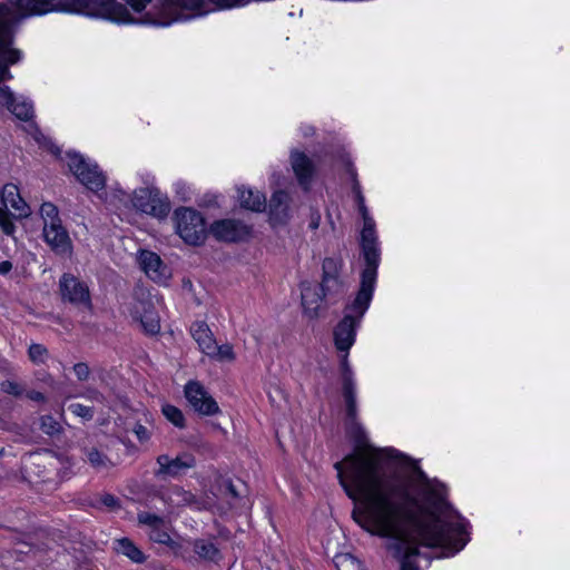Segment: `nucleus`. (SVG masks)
I'll use <instances>...</instances> for the list:
<instances>
[{
  "label": "nucleus",
  "mask_w": 570,
  "mask_h": 570,
  "mask_svg": "<svg viewBox=\"0 0 570 570\" xmlns=\"http://www.w3.org/2000/svg\"><path fill=\"white\" fill-rule=\"evenodd\" d=\"M340 484L354 502L353 520L385 538L401 570H417L419 547L441 548L445 557L470 541L469 522L446 500L445 485L393 448L346 455L334 464Z\"/></svg>",
  "instance_id": "nucleus-1"
},
{
  "label": "nucleus",
  "mask_w": 570,
  "mask_h": 570,
  "mask_svg": "<svg viewBox=\"0 0 570 570\" xmlns=\"http://www.w3.org/2000/svg\"><path fill=\"white\" fill-rule=\"evenodd\" d=\"M110 6L111 0H7L0 3V77L11 78L9 67L23 57L22 51L12 46L22 20L51 12L108 20Z\"/></svg>",
  "instance_id": "nucleus-2"
},
{
  "label": "nucleus",
  "mask_w": 570,
  "mask_h": 570,
  "mask_svg": "<svg viewBox=\"0 0 570 570\" xmlns=\"http://www.w3.org/2000/svg\"><path fill=\"white\" fill-rule=\"evenodd\" d=\"M125 3L111 0L108 20L118 24H141L167 28L185 22V9L193 3L190 0H124Z\"/></svg>",
  "instance_id": "nucleus-3"
},
{
  "label": "nucleus",
  "mask_w": 570,
  "mask_h": 570,
  "mask_svg": "<svg viewBox=\"0 0 570 570\" xmlns=\"http://www.w3.org/2000/svg\"><path fill=\"white\" fill-rule=\"evenodd\" d=\"M372 299L366 302V307L357 305V295L354 301L345 307L344 317L333 330V338L336 350L342 353L341 370L343 380V395L346 403V412L350 419L356 415V392L353 373L348 364L347 355L355 343L356 330L367 311Z\"/></svg>",
  "instance_id": "nucleus-4"
},
{
  "label": "nucleus",
  "mask_w": 570,
  "mask_h": 570,
  "mask_svg": "<svg viewBox=\"0 0 570 570\" xmlns=\"http://www.w3.org/2000/svg\"><path fill=\"white\" fill-rule=\"evenodd\" d=\"M351 176L353 178V193L355 195V200L363 218L361 243L366 266L362 272L361 287L357 292V305H363L364 308L366 307V302L373 297L380 263V248L375 232V222L370 216L365 206V199L362 194L361 186L356 180V174L354 170H351Z\"/></svg>",
  "instance_id": "nucleus-5"
},
{
  "label": "nucleus",
  "mask_w": 570,
  "mask_h": 570,
  "mask_svg": "<svg viewBox=\"0 0 570 570\" xmlns=\"http://www.w3.org/2000/svg\"><path fill=\"white\" fill-rule=\"evenodd\" d=\"M338 268L337 259L325 258L322 283H304L302 285V307L306 317L317 318L324 308L325 301L335 303L345 293V286L337 276Z\"/></svg>",
  "instance_id": "nucleus-6"
},
{
  "label": "nucleus",
  "mask_w": 570,
  "mask_h": 570,
  "mask_svg": "<svg viewBox=\"0 0 570 570\" xmlns=\"http://www.w3.org/2000/svg\"><path fill=\"white\" fill-rule=\"evenodd\" d=\"M105 200L111 204L118 200L125 206L130 204L136 210L157 219L166 218L171 209L169 198L154 185L137 188L132 195H128L125 190L118 188L114 190L111 199L106 197Z\"/></svg>",
  "instance_id": "nucleus-7"
},
{
  "label": "nucleus",
  "mask_w": 570,
  "mask_h": 570,
  "mask_svg": "<svg viewBox=\"0 0 570 570\" xmlns=\"http://www.w3.org/2000/svg\"><path fill=\"white\" fill-rule=\"evenodd\" d=\"M66 164L79 183L94 193L106 186V176L90 158L76 151L66 154Z\"/></svg>",
  "instance_id": "nucleus-8"
},
{
  "label": "nucleus",
  "mask_w": 570,
  "mask_h": 570,
  "mask_svg": "<svg viewBox=\"0 0 570 570\" xmlns=\"http://www.w3.org/2000/svg\"><path fill=\"white\" fill-rule=\"evenodd\" d=\"M138 522L146 527L151 541L168 547L176 554L181 553L184 544L187 542L181 540L163 518L149 512H140L138 513Z\"/></svg>",
  "instance_id": "nucleus-9"
},
{
  "label": "nucleus",
  "mask_w": 570,
  "mask_h": 570,
  "mask_svg": "<svg viewBox=\"0 0 570 570\" xmlns=\"http://www.w3.org/2000/svg\"><path fill=\"white\" fill-rule=\"evenodd\" d=\"M177 234L189 245H199L206 238L205 220L200 213L191 208L175 210Z\"/></svg>",
  "instance_id": "nucleus-10"
},
{
  "label": "nucleus",
  "mask_w": 570,
  "mask_h": 570,
  "mask_svg": "<svg viewBox=\"0 0 570 570\" xmlns=\"http://www.w3.org/2000/svg\"><path fill=\"white\" fill-rule=\"evenodd\" d=\"M157 298L145 291L136 293L129 306V315L138 322L148 334H156L160 330L159 317L155 309Z\"/></svg>",
  "instance_id": "nucleus-11"
},
{
  "label": "nucleus",
  "mask_w": 570,
  "mask_h": 570,
  "mask_svg": "<svg viewBox=\"0 0 570 570\" xmlns=\"http://www.w3.org/2000/svg\"><path fill=\"white\" fill-rule=\"evenodd\" d=\"M137 262L140 269L148 278L160 285H166L171 277L170 268L160 256L151 250L140 249L137 253Z\"/></svg>",
  "instance_id": "nucleus-12"
},
{
  "label": "nucleus",
  "mask_w": 570,
  "mask_h": 570,
  "mask_svg": "<svg viewBox=\"0 0 570 570\" xmlns=\"http://www.w3.org/2000/svg\"><path fill=\"white\" fill-rule=\"evenodd\" d=\"M185 397L190 406L202 415H214L219 412L217 402L197 381H190L185 385Z\"/></svg>",
  "instance_id": "nucleus-13"
},
{
  "label": "nucleus",
  "mask_w": 570,
  "mask_h": 570,
  "mask_svg": "<svg viewBox=\"0 0 570 570\" xmlns=\"http://www.w3.org/2000/svg\"><path fill=\"white\" fill-rule=\"evenodd\" d=\"M193 3L185 9L186 21L207 16L218 10H232L249 4V0H190Z\"/></svg>",
  "instance_id": "nucleus-14"
},
{
  "label": "nucleus",
  "mask_w": 570,
  "mask_h": 570,
  "mask_svg": "<svg viewBox=\"0 0 570 570\" xmlns=\"http://www.w3.org/2000/svg\"><path fill=\"white\" fill-rule=\"evenodd\" d=\"M59 289L63 301L76 305L90 306L88 286L71 274H63L59 281Z\"/></svg>",
  "instance_id": "nucleus-15"
},
{
  "label": "nucleus",
  "mask_w": 570,
  "mask_h": 570,
  "mask_svg": "<svg viewBox=\"0 0 570 570\" xmlns=\"http://www.w3.org/2000/svg\"><path fill=\"white\" fill-rule=\"evenodd\" d=\"M210 233L219 240L238 242L250 235V227L239 220L222 219L212 224Z\"/></svg>",
  "instance_id": "nucleus-16"
},
{
  "label": "nucleus",
  "mask_w": 570,
  "mask_h": 570,
  "mask_svg": "<svg viewBox=\"0 0 570 570\" xmlns=\"http://www.w3.org/2000/svg\"><path fill=\"white\" fill-rule=\"evenodd\" d=\"M45 242L50 248L60 255H70L72 252V243L67 229L62 223L48 225L42 228Z\"/></svg>",
  "instance_id": "nucleus-17"
},
{
  "label": "nucleus",
  "mask_w": 570,
  "mask_h": 570,
  "mask_svg": "<svg viewBox=\"0 0 570 570\" xmlns=\"http://www.w3.org/2000/svg\"><path fill=\"white\" fill-rule=\"evenodd\" d=\"M291 166L299 186L308 190L315 174L313 161L304 153L293 150L291 153Z\"/></svg>",
  "instance_id": "nucleus-18"
},
{
  "label": "nucleus",
  "mask_w": 570,
  "mask_h": 570,
  "mask_svg": "<svg viewBox=\"0 0 570 570\" xmlns=\"http://www.w3.org/2000/svg\"><path fill=\"white\" fill-rule=\"evenodd\" d=\"M3 208H11L14 210V216L18 218L27 217L30 215V207L20 196L19 189L13 184H7L3 186L0 193Z\"/></svg>",
  "instance_id": "nucleus-19"
},
{
  "label": "nucleus",
  "mask_w": 570,
  "mask_h": 570,
  "mask_svg": "<svg viewBox=\"0 0 570 570\" xmlns=\"http://www.w3.org/2000/svg\"><path fill=\"white\" fill-rule=\"evenodd\" d=\"M157 463L159 464V474L175 476L193 468L195 465V459L193 455L186 453L178 455L175 459H170L168 455L163 454L158 456Z\"/></svg>",
  "instance_id": "nucleus-20"
},
{
  "label": "nucleus",
  "mask_w": 570,
  "mask_h": 570,
  "mask_svg": "<svg viewBox=\"0 0 570 570\" xmlns=\"http://www.w3.org/2000/svg\"><path fill=\"white\" fill-rule=\"evenodd\" d=\"M289 218V196L287 193L275 191L269 202V219L274 225L284 224Z\"/></svg>",
  "instance_id": "nucleus-21"
},
{
  "label": "nucleus",
  "mask_w": 570,
  "mask_h": 570,
  "mask_svg": "<svg viewBox=\"0 0 570 570\" xmlns=\"http://www.w3.org/2000/svg\"><path fill=\"white\" fill-rule=\"evenodd\" d=\"M190 335L197 343L198 348L205 355H207L208 352L213 350V346L216 343L210 328L205 322L193 323L190 326Z\"/></svg>",
  "instance_id": "nucleus-22"
},
{
  "label": "nucleus",
  "mask_w": 570,
  "mask_h": 570,
  "mask_svg": "<svg viewBox=\"0 0 570 570\" xmlns=\"http://www.w3.org/2000/svg\"><path fill=\"white\" fill-rule=\"evenodd\" d=\"M238 202L242 207L253 212H262L266 208L265 195L250 188L238 189Z\"/></svg>",
  "instance_id": "nucleus-23"
},
{
  "label": "nucleus",
  "mask_w": 570,
  "mask_h": 570,
  "mask_svg": "<svg viewBox=\"0 0 570 570\" xmlns=\"http://www.w3.org/2000/svg\"><path fill=\"white\" fill-rule=\"evenodd\" d=\"M8 110L21 120H29L33 116L32 102L22 96L16 97L13 94Z\"/></svg>",
  "instance_id": "nucleus-24"
},
{
  "label": "nucleus",
  "mask_w": 570,
  "mask_h": 570,
  "mask_svg": "<svg viewBox=\"0 0 570 570\" xmlns=\"http://www.w3.org/2000/svg\"><path fill=\"white\" fill-rule=\"evenodd\" d=\"M115 550L135 562L144 561V553L129 539L117 540Z\"/></svg>",
  "instance_id": "nucleus-25"
},
{
  "label": "nucleus",
  "mask_w": 570,
  "mask_h": 570,
  "mask_svg": "<svg viewBox=\"0 0 570 570\" xmlns=\"http://www.w3.org/2000/svg\"><path fill=\"white\" fill-rule=\"evenodd\" d=\"M208 357L222 363H230L236 358L234 348L230 344H214L213 350L208 352Z\"/></svg>",
  "instance_id": "nucleus-26"
},
{
  "label": "nucleus",
  "mask_w": 570,
  "mask_h": 570,
  "mask_svg": "<svg viewBox=\"0 0 570 570\" xmlns=\"http://www.w3.org/2000/svg\"><path fill=\"white\" fill-rule=\"evenodd\" d=\"M39 215L43 222V227L61 223V219L59 217V209L53 203H42L39 208Z\"/></svg>",
  "instance_id": "nucleus-27"
},
{
  "label": "nucleus",
  "mask_w": 570,
  "mask_h": 570,
  "mask_svg": "<svg viewBox=\"0 0 570 570\" xmlns=\"http://www.w3.org/2000/svg\"><path fill=\"white\" fill-rule=\"evenodd\" d=\"M194 550L200 558L208 560H216L219 554L216 546L212 541L204 539L194 542Z\"/></svg>",
  "instance_id": "nucleus-28"
},
{
  "label": "nucleus",
  "mask_w": 570,
  "mask_h": 570,
  "mask_svg": "<svg viewBox=\"0 0 570 570\" xmlns=\"http://www.w3.org/2000/svg\"><path fill=\"white\" fill-rule=\"evenodd\" d=\"M337 570H363L362 563L350 553H340L334 558Z\"/></svg>",
  "instance_id": "nucleus-29"
},
{
  "label": "nucleus",
  "mask_w": 570,
  "mask_h": 570,
  "mask_svg": "<svg viewBox=\"0 0 570 570\" xmlns=\"http://www.w3.org/2000/svg\"><path fill=\"white\" fill-rule=\"evenodd\" d=\"M161 411H163V414L165 415V417L169 422H171L175 426L184 428L185 417H184L183 412L178 407L170 405V404H165L163 406Z\"/></svg>",
  "instance_id": "nucleus-30"
},
{
  "label": "nucleus",
  "mask_w": 570,
  "mask_h": 570,
  "mask_svg": "<svg viewBox=\"0 0 570 570\" xmlns=\"http://www.w3.org/2000/svg\"><path fill=\"white\" fill-rule=\"evenodd\" d=\"M170 502L174 505H189L193 503L194 495L190 492L184 491L183 489L175 488L169 497Z\"/></svg>",
  "instance_id": "nucleus-31"
},
{
  "label": "nucleus",
  "mask_w": 570,
  "mask_h": 570,
  "mask_svg": "<svg viewBox=\"0 0 570 570\" xmlns=\"http://www.w3.org/2000/svg\"><path fill=\"white\" fill-rule=\"evenodd\" d=\"M68 410L77 417L82 421H89L94 417V410L90 406L80 404V403H71L68 406Z\"/></svg>",
  "instance_id": "nucleus-32"
},
{
  "label": "nucleus",
  "mask_w": 570,
  "mask_h": 570,
  "mask_svg": "<svg viewBox=\"0 0 570 570\" xmlns=\"http://www.w3.org/2000/svg\"><path fill=\"white\" fill-rule=\"evenodd\" d=\"M2 60V58H0V61ZM10 75L12 76V73L10 72ZM11 78H7V77H0V81H3V80H10ZM12 91L10 90V88L8 86H1L0 85V111L3 110V109H8V106L10 105V102H12Z\"/></svg>",
  "instance_id": "nucleus-33"
},
{
  "label": "nucleus",
  "mask_w": 570,
  "mask_h": 570,
  "mask_svg": "<svg viewBox=\"0 0 570 570\" xmlns=\"http://www.w3.org/2000/svg\"><path fill=\"white\" fill-rule=\"evenodd\" d=\"M87 456L90 464L97 469L107 468L110 463L109 460L101 452L95 449L90 450Z\"/></svg>",
  "instance_id": "nucleus-34"
},
{
  "label": "nucleus",
  "mask_w": 570,
  "mask_h": 570,
  "mask_svg": "<svg viewBox=\"0 0 570 570\" xmlns=\"http://www.w3.org/2000/svg\"><path fill=\"white\" fill-rule=\"evenodd\" d=\"M0 228L7 235H12L14 233L16 226L11 220L10 214L8 209L0 207Z\"/></svg>",
  "instance_id": "nucleus-35"
},
{
  "label": "nucleus",
  "mask_w": 570,
  "mask_h": 570,
  "mask_svg": "<svg viewBox=\"0 0 570 570\" xmlns=\"http://www.w3.org/2000/svg\"><path fill=\"white\" fill-rule=\"evenodd\" d=\"M33 138L42 147L50 150L53 155L59 156L60 149L50 139L46 138L37 128H33Z\"/></svg>",
  "instance_id": "nucleus-36"
},
{
  "label": "nucleus",
  "mask_w": 570,
  "mask_h": 570,
  "mask_svg": "<svg viewBox=\"0 0 570 570\" xmlns=\"http://www.w3.org/2000/svg\"><path fill=\"white\" fill-rule=\"evenodd\" d=\"M47 354V348L41 344H32L29 347V357L33 363H43Z\"/></svg>",
  "instance_id": "nucleus-37"
},
{
  "label": "nucleus",
  "mask_w": 570,
  "mask_h": 570,
  "mask_svg": "<svg viewBox=\"0 0 570 570\" xmlns=\"http://www.w3.org/2000/svg\"><path fill=\"white\" fill-rule=\"evenodd\" d=\"M41 429L45 433L52 435L59 431L60 425L52 416L46 415L41 417Z\"/></svg>",
  "instance_id": "nucleus-38"
},
{
  "label": "nucleus",
  "mask_w": 570,
  "mask_h": 570,
  "mask_svg": "<svg viewBox=\"0 0 570 570\" xmlns=\"http://www.w3.org/2000/svg\"><path fill=\"white\" fill-rule=\"evenodd\" d=\"M1 390L3 392L14 395V396H19L23 392V389L20 386V384H18L17 382H13V381L2 382Z\"/></svg>",
  "instance_id": "nucleus-39"
},
{
  "label": "nucleus",
  "mask_w": 570,
  "mask_h": 570,
  "mask_svg": "<svg viewBox=\"0 0 570 570\" xmlns=\"http://www.w3.org/2000/svg\"><path fill=\"white\" fill-rule=\"evenodd\" d=\"M73 372L78 380L85 381L89 377L90 370L89 366L86 363H77L73 366Z\"/></svg>",
  "instance_id": "nucleus-40"
},
{
  "label": "nucleus",
  "mask_w": 570,
  "mask_h": 570,
  "mask_svg": "<svg viewBox=\"0 0 570 570\" xmlns=\"http://www.w3.org/2000/svg\"><path fill=\"white\" fill-rule=\"evenodd\" d=\"M134 433L136 434L137 439L140 441V442H146L149 440L150 438V432L149 430L141 425V424H137L135 428H134Z\"/></svg>",
  "instance_id": "nucleus-41"
},
{
  "label": "nucleus",
  "mask_w": 570,
  "mask_h": 570,
  "mask_svg": "<svg viewBox=\"0 0 570 570\" xmlns=\"http://www.w3.org/2000/svg\"><path fill=\"white\" fill-rule=\"evenodd\" d=\"M83 396L91 401H98V402L102 401V394L96 390L88 391L86 394H83Z\"/></svg>",
  "instance_id": "nucleus-42"
},
{
  "label": "nucleus",
  "mask_w": 570,
  "mask_h": 570,
  "mask_svg": "<svg viewBox=\"0 0 570 570\" xmlns=\"http://www.w3.org/2000/svg\"><path fill=\"white\" fill-rule=\"evenodd\" d=\"M321 223V215L318 213H313L309 220V228L317 229Z\"/></svg>",
  "instance_id": "nucleus-43"
},
{
  "label": "nucleus",
  "mask_w": 570,
  "mask_h": 570,
  "mask_svg": "<svg viewBox=\"0 0 570 570\" xmlns=\"http://www.w3.org/2000/svg\"><path fill=\"white\" fill-rule=\"evenodd\" d=\"M12 269V263L9 261L0 262V274L7 275Z\"/></svg>",
  "instance_id": "nucleus-44"
},
{
  "label": "nucleus",
  "mask_w": 570,
  "mask_h": 570,
  "mask_svg": "<svg viewBox=\"0 0 570 570\" xmlns=\"http://www.w3.org/2000/svg\"><path fill=\"white\" fill-rule=\"evenodd\" d=\"M28 397L33 400V401H43L45 400V396L42 393L38 392V391H31L28 393Z\"/></svg>",
  "instance_id": "nucleus-45"
},
{
  "label": "nucleus",
  "mask_w": 570,
  "mask_h": 570,
  "mask_svg": "<svg viewBox=\"0 0 570 570\" xmlns=\"http://www.w3.org/2000/svg\"><path fill=\"white\" fill-rule=\"evenodd\" d=\"M102 502L105 505L114 508L117 503V500L112 495H105Z\"/></svg>",
  "instance_id": "nucleus-46"
},
{
  "label": "nucleus",
  "mask_w": 570,
  "mask_h": 570,
  "mask_svg": "<svg viewBox=\"0 0 570 570\" xmlns=\"http://www.w3.org/2000/svg\"><path fill=\"white\" fill-rule=\"evenodd\" d=\"M301 130L303 131L304 136H309V135H312L314 132V128L312 126H309V125H303L301 127Z\"/></svg>",
  "instance_id": "nucleus-47"
}]
</instances>
